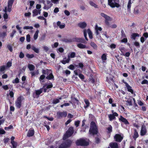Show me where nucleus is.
<instances>
[{
  "mask_svg": "<svg viewBox=\"0 0 148 148\" xmlns=\"http://www.w3.org/2000/svg\"><path fill=\"white\" fill-rule=\"evenodd\" d=\"M23 28L24 29H32L33 28L32 26H25L23 27Z\"/></svg>",
  "mask_w": 148,
  "mask_h": 148,
  "instance_id": "3c124183",
  "label": "nucleus"
},
{
  "mask_svg": "<svg viewBox=\"0 0 148 148\" xmlns=\"http://www.w3.org/2000/svg\"><path fill=\"white\" fill-rule=\"evenodd\" d=\"M53 86V85L51 83H50L49 84H48L46 88L47 89H49L52 88Z\"/></svg>",
  "mask_w": 148,
  "mask_h": 148,
  "instance_id": "052dcab7",
  "label": "nucleus"
},
{
  "mask_svg": "<svg viewBox=\"0 0 148 148\" xmlns=\"http://www.w3.org/2000/svg\"><path fill=\"white\" fill-rule=\"evenodd\" d=\"M11 143L12 144V148H16L17 146V143L15 142V141H12L11 142Z\"/></svg>",
  "mask_w": 148,
  "mask_h": 148,
  "instance_id": "72a5a7b5",
  "label": "nucleus"
},
{
  "mask_svg": "<svg viewBox=\"0 0 148 148\" xmlns=\"http://www.w3.org/2000/svg\"><path fill=\"white\" fill-rule=\"evenodd\" d=\"M123 38L121 40V42H123L125 43H127V39L126 38Z\"/></svg>",
  "mask_w": 148,
  "mask_h": 148,
  "instance_id": "603ef678",
  "label": "nucleus"
},
{
  "mask_svg": "<svg viewBox=\"0 0 148 148\" xmlns=\"http://www.w3.org/2000/svg\"><path fill=\"white\" fill-rule=\"evenodd\" d=\"M31 48L36 53H39V49L38 48H36L34 46H32Z\"/></svg>",
  "mask_w": 148,
  "mask_h": 148,
  "instance_id": "c9c22d12",
  "label": "nucleus"
},
{
  "mask_svg": "<svg viewBox=\"0 0 148 148\" xmlns=\"http://www.w3.org/2000/svg\"><path fill=\"white\" fill-rule=\"evenodd\" d=\"M78 26L82 28H85L87 24L85 22H82L78 24Z\"/></svg>",
  "mask_w": 148,
  "mask_h": 148,
  "instance_id": "a211bd4d",
  "label": "nucleus"
},
{
  "mask_svg": "<svg viewBox=\"0 0 148 148\" xmlns=\"http://www.w3.org/2000/svg\"><path fill=\"white\" fill-rule=\"evenodd\" d=\"M34 134V131L33 129H29L27 132V136L30 137L32 136Z\"/></svg>",
  "mask_w": 148,
  "mask_h": 148,
  "instance_id": "4468645a",
  "label": "nucleus"
},
{
  "mask_svg": "<svg viewBox=\"0 0 148 148\" xmlns=\"http://www.w3.org/2000/svg\"><path fill=\"white\" fill-rule=\"evenodd\" d=\"M42 73L43 74L47 75V76L46 77V79L48 80H54V77L51 70L48 69H47L46 70L43 69Z\"/></svg>",
  "mask_w": 148,
  "mask_h": 148,
  "instance_id": "20e7f679",
  "label": "nucleus"
},
{
  "mask_svg": "<svg viewBox=\"0 0 148 148\" xmlns=\"http://www.w3.org/2000/svg\"><path fill=\"white\" fill-rule=\"evenodd\" d=\"M77 46L78 48L81 49L88 48L85 45H84L81 43H78L77 44Z\"/></svg>",
  "mask_w": 148,
  "mask_h": 148,
  "instance_id": "4be33fe9",
  "label": "nucleus"
},
{
  "mask_svg": "<svg viewBox=\"0 0 148 148\" xmlns=\"http://www.w3.org/2000/svg\"><path fill=\"white\" fill-rule=\"evenodd\" d=\"M80 121L79 120L75 121V125L76 127L79 126Z\"/></svg>",
  "mask_w": 148,
  "mask_h": 148,
  "instance_id": "bf43d9fd",
  "label": "nucleus"
},
{
  "mask_svg": "<svg viewBox=\"0 0 148 148\" xmlns=\"http://www.w3.org/2000/svg\"><path fill=\"white\" fill-rule=\"evenodd\" d=\"M147 132V130L145 126L144 125H142L141 127L140 134L141 136L145 135Z\"/></svg>",
  "mask_w": 148,
  "mask_h": 148,
  "instance_id": "9d476101",
  "label": "nucleus"
},
{
  "mask_svg": "<svg viewBox=\"0 0 148 148\" xmlns=\"http://www.w3.org/2000/svg\"><path fill=\"white\" fill-rule=\"evenodd\" d=\"M95 143L96 144H99L101 142V138L96 137L95 138Z\"/></svg>",
  "mask_w": 148,
  "mask_h": 148,
  "instance_id": "e433bc0d",
  "label": "nucleus"
},
{
  "mask_svg": "<svg viewBox=\"0 0 148 148\" xmlns=\"http://www.w3.org/2000/svg\"><path fill=\"white\" fill-rule=\"evenodd\" d=\"M139 34L136 33H133L131 35V38L135 40L136 37H139Z\"/></svg>",
  "mask_w": 148,
  "mask_h": 148,
  "instance_id": "a878e982",
  "label": "nucleus"
},
{
  "mask_svg": "<svg viewBox=\"0 0 148 148\" xmlns=\"http://www.w3.org/2000/svg\"><path fill=\"white\" fill-rule=\"evenodd\" d=\"M13 128V126L12 125H10L8 127H5L4 129L6 130H8L9 129H12Z\"/></svg>",
  "mask_w": 148,
  "mask_h": 148,
  "instance_id": "de8ad7c7",
  "label": "nucleus"
},
{
  "mask_svg": "<svg viewBox=\"0 0 148 148\" xmlns=\"http://www.w3.org/2000/svg\"><path fill=\"white\" fill-rule=\"evenodd\" d=\"M71 98L73 103L78 105L79 101L77 99L75 98H73L72 97H71Z\"/></svg>",
  "mask_w": 148,
  "mask_h": 148,
  "instance_id": "cd10ccee",
  "label": "nucleus"
},
{
  "mask_svg": "<svg viewBox=\"0 0 148 148\" xmlns=\"http://www.w3.org/2000/svg\"><path fill=\"white\" fill-rule=\"evenodd\" d=\"M114 138L116 141L120 142L123 140V137L121 136L120 134H117L114 136Z\"/></svg>",
  "mask_w": 148,
  "mask_h": 148,
  "instance_id": "9b49d317",
  "label": "nucleus"
},
{
  "mask_svg": "<svg viewBox=\"0 0 148 148\" xmlns=\"http://www.w3.org/2000/svg\"><path fill=\"white\" fill-rule=\"evenodd\" d=\"M39 31L38 30H37L34 36V40H36L37 39L38 37V34Z\"/></svg>",
  "mask_w": 148,
  "mask_h": 148,
  "instance_id": "2f4dec72",
  "label": "nucleus"
},
{
  "mask_svg": "<svg viewBox=\"0 0 148 148\" xmlns=\"http://www.w3.org/2000/svg\"><path fill=\"white\" fill-rule=\"evenodd\" d=\"M139 136L138 134L137 130L136 129H134V134L133 135V138L134 140H136V139Z\"/></svg>",
  "mask_w": 148,
  "mask_h": 148,
  "instance_id": "412c9836",
  "label": "nucleus"
},
{
  "mask_svg": "<svg viewBox=\"0 0 148 148\" xmlns=\"http://www.w3.org/2000/svg\"><path fill=\"white\" fill-rule=\"evenodd\" d=\"M44 87V86H43L42 88L35 90V92L33 94V97L34 98H38L39 97L40 95L43 92V89Z\"/></svg>",
  "mask_w": 148,
  "mask_h": 148,
  "instance_id": "39448f33",
  "label": "nucleus"
},
{
  "mask_svg": "<svg viewBox=\"0 0 148 148\" xmlns=\"http://www.w3.org/2000/svg\"><path fill=\"white\" fill-rule=\"evenodd\" d=\"M7 47L10 52H12V51L13 49L11 45H7Z\"/></svg>",
  "mask_w": 148,
  "mask_h": 148,
  "instance_id": "5fc2aeb1",
  "label": "nucleus"
},
{
  "mask_svg": "<svg viewBox=\"0 0 148 148\" xmlns=\"http://www.w3.org/2000/svg\"><path fill=\"white\" fill-rule=\"evenodd\" d=\"M87 32L89 36V38L92 39L93 38L92 33L90 29H88L87 30Z\"/></svg>",
  "mask_w": 148,
  "mask_h": 148,
  "instance_id": "c85d7f7f",
  "label": "nucleus"
},
{
  "mask_svg": "<svg viewBox=\"0 0 148 148\" xmlns=\"http://www.w3.org/2000/svg\"><path fill=\"white\" fill-rule=\"evenodd\" d=\"M31 37L29 34H28L26 35V40L28 42H29L30 41Z\"/></svg>",
  "mask_w": 148,
  "mask_h": 148,
  "instance_id": "09e8293b",
  "label": "nucleus"
},
{
  "mask_svg": "<svg viewBox=\"0 0 148 148\" xmlns=\"http://www.w3.org/2000/svg\"><path fill=\"white\" fill-rule=\"evenodd\" d=\"M90 45L93 49L95 50H97V45L94 42H91L90 43Z\"/></svg>",
  "mask_w": 148,
  "mask_h": 148,
  "instance_id": "5701e85b",
  "label": "nucleus"
},
{
  "mask_svg": "<svg viewBox=\"0 0 148 148\" xmlns=\"http://www.w3.org/2000/svg\"><path fill=\"white\" fill-rule=\"evenodd\" d=\"M10 139L8 138H5L3 139V141L5 143H6L8 142Z\"/></svg>",
  "mask_w": 148,
  "mask_h": 148,
  "instance_id": "69168bd1",
  "label": "nucleus"
},
{
  "mask_svg": "<svg viewBox=\"0 0 148 148\" xmlns=\"http://www.w3.org/2000/svg\"><path fill=\"white\" fill-rule=\"evenodd\" d=\"M126 36L123 29L121 30V38H126Z\"/></svg>",
  "mask_w": 148,
  "mask_h": 148,
  "instance_id": "37998d69",
  "label": "nucleus"
},
{
  "mask_svg": "<svg viewBox=\"0 0 148 148\" xmlns=\"http://www.w3.org/2000/svg\"><path fill=\"white\" fill-rule=\"evenodd\" d=\"M24 53L22 52L21 51L20 53V54L19 55V57L21 58H23L24 57Z\"/></svg>",
  "mask_w": 148,
  "mask_h": 148,
  "instance_id": "4d7b16f0",
  "label": "nucleus"
},
{
  "mask_svg": "<svg viewBox=\"0 0 148 148\" xmlns=\"http://www.w3.org/2000/svg\"><path fill=\"white\" fill-rule=\"evenodd\" d=\"M101 58L102 60H106L107 59L106 55L105 53L103 54L101 56Z\"/></svg>",
  "mask_w": 148,
  "mask_h": 148,
  "instance_id": "8fccbe9b",
  "label": "nucleus"
},
{
  "mask_svg": "<svg viewBox=\"0 0 148 148\" xmlns=\"http://www.w3.org/2000/svg\"><path fill=\"white\" fill-rule=\"evenodd\" d=\"M26 56L29 59L32 58L34 57V55L33 54H29L28 53L26 54Z\"/></svg>",
  "mask_w": 148,
  "mask_h": 148,
  "instance_id": "a19ab883",
  "label": "nucleus"
},
{
  "mask_svg": "<svg viewBox=\"0 0 148 148\" xmlns=\"http://www.w3.org/2000/svg\"><path fill=\"white\" fill-rule=\"evenodd\" d=\"M110 146L111 148H119L118 144L115 142L110 143Z\"/></svg>",
  "mask_w": 148,
  "mask_h": 148,
  "instance_id": "6ab92c4d",
  "label": "nucleus"
},
{
  "mask_svg": "<svg viewBox=\"0 0 148 148\" xmlns=\"http://www.w3.org/2000/svg\"><path fill=\"white\" fill-rule=\"evenodd\" d=\"M124 83L125 84V86L127 89L128 91L129 92H131L132 94H133L134 93V91L132 89V87L130 86L129 85V84L126 82H124Z\"/></svg>",
  "mask_w": 148,
  "mask_h": 148,
  "instance_id": "ddd939ff",
  "label": "nucleus"
},
{
  "mask_svg": "<svg viewBox=\"0 0 148 148\" xmlns=\"http://www.w3.org/2000/svg\"><path fill=\"white\" fill-rule=\"evenodd\" d=\"M84 101L86 104V106H84V108L86 109L89 107L90 105V103L88 99H85L84 100Z\"/></svg>",
  "mask_w": 148,
  "mask_h": 148,
  "instance_id": "b1692460",
  "label": "nucleus"
},
{
  "mask_svg": "<svg viewBox=\"0 0 148 148\" xmlns=\"http://www.w3.org/2000/svg\"><path fill=\"white\" fill-rule=\"evenodd\" d=\"M75 52H72L71 53L70 55L68 56V57L70 59L71 58H74L75 57Z\"/></svg>",
  "mask_w": 148,
  "mask_h": 148,
  "instance_id": "7c9ffc66",
  "label": "nucleus"
},
{
  "mask_svg": "<svg viewBox=\"0 0 148 148\" xmlns=\"http://www.w3.org/2000/svg\"><path fill=\"white\" fill-rule=\"evenodd\" d=\"M89 4L91 6L94 7L95 8H98V5L92 1H90Z\"/></svg>",
  "mask_w": 148,
  "mask_h": 148,
  "instance_id": "58836bf2",
  "label": "nucleus"
},
{
  "mask_svg": "<svg viewBox=\"0 0 148 148\" xmlns=\"http://www.w3.org/2000/svg\"><path fill=\"white\" fill-rule=\"evenodd\" d=\"M5 70V65H3L0 66V72H3Z\"/></svg>",
  "mask_w": 148,
  "mask_h": 148,
  "instance_id": "a18cd8bd",
  "label": "nucleus"
},
{
  "mask_svg": "<svg viewBox=\"0 0 148 148\" xmlns=\"http://www.w3.org/2000/svg\"><path fill=\"white\" fill-rule=\"evenodd\" d=\"M95 29L96 30H97L98 31H101L102 30V28L101 27H98L97 25H96L95 27Z\"/></svg>",
  "mask_w": 148,
  "mask_h": 148,
  "instance_id": "e2e57ef3",
  "label": "nucleus"
},
{
  "mask_svg": "<svg viewBox=\"0 0 148 148\" xmlns=\"http://www.w3.org/2000/svg\"><path fill=\"white\" fill-rule=\"evenodd\" d=\"M62 41L65 42H72V40L71 39H68L67 38H63L62 39Z\"/></svg>",
  "mask_w": 148,
  "mask_h": 148,
  "instance_id": "c756f323",
  "label": "nucleus"
},
{
  "mask_svg": "<svg viewBox=\"0 0 148 148\" xmlns=\"http://www.w3.org/2000/svg\"><path fill=\"white\" fill-rule=\"evenodd\" d=\"M7 30L3 32H0V38H4L7 35Z\"/></svg>",
  "mask_w": 148,
  "mask_h": 148,
  "instance_id": "aec40b11",
  "label": "nucleus"
},
{
  "mask_svg": "<svg viewBox=\"0 0 148 148\" xmlns=\"http://www.w3.org/2000/svg\"><path fill=\"white\" fill-rule=\"evenodd\" d=\"M60 102V101L59 100V99H53L52 101V103L53 104H55L59 103Z\"/></svg>",
  "mask_w": 148,
  "mask_h": 148,
  "instance_id": "79ce46f5",
  "label": "nucleus"
},
{
  "mask_svg": "<svg viewBox=\"0 0 148 148\" xmlns=\"http://www.w3.org/2000/svg\"><path fill=\"white\" fill-rule=\"evenodd\" d=\"M2 88L5 90H7L9 89L8 86L7 85L3 86Z\"/></svg>",
  "mask_w": 148,
  "mask_h": 148,
  "instance_id": "338daca9",
  "label": "nucleus"
},
{
  "mask_svg": "<svg viewBox=\"0 0 148 148\" xmlns=\"http://www.w3.org/2000/svg\"><path fill=\"white\" fill-rule=\"evenodd\" d=\"M45 75L43 74V75H42L40 76L39 78V80L40 81H41L42 80L44 79L45 78Z\"/></svg>",
  "mask_w": 148,
  "mask_h": 148,
  "instance_id": "864d4df0",
  "label": "nucleus"
},
{
  "mask_svg": "<svg viewBox=\"0 0 148 148\" xmlns=\"http://www.w3.org/2000/svg\"><path fill=\"white\" fill-rule=\"evenodd\" d=\"M5 132L2 128H0V134H3L5 133Z\"/></svg>",
  "mask_w": 148,
  "mask_h": 148,
  "instance_id": "680f3d73",
  "label": "nucleus"
},
{
  "mask_svg": "<svg viewBox=\"0 0 148 148\" xmlns=\"http://www.w3.org/2000/svg\"><path fill=\"white\" fill-rule=\"evenodd\" d=\"M14 0H9L8 2V5L12 6Z\"/></svg>",
  "mask_w": 148,
  "mask_h": 148,
  "instance_id": "c03bdc74",
  "label": "nucleus"
},
{
  "mask_svg": "<svg viewBox=\"0 0 148 148\" xmlns=\"http://www.w3.org/2000/svg\"><path fill=\"white\" fill-rule=\"evenodd\" d=\"M84 37L85 38V39L87 41L88 40V39L87 37V31L86 29H84Z\"/></svg>",
  "mask_w": 148,
  "mask_h": 148,
  "instance_id": "49530a36",
  "label": "nucleus"
},
{
  "mask_svg": "<svg viewBox=\"0 0 148 148\" xmlns=\"http://www.w3.org/2000/svg\"><path fill=\"white\" fill-rule=\"evenodd\" d=\"M106 81L109 84H111V83L114 82V79L112 77V76L111 75L109 77H107Z\"/></svg>",
  "mask_w": 148,
  "mask_h": 148,
  "instance_id": "2eb2a0df",
  "label": "nucleus"
},
{
  "mask_svg": "<svg viewBox=\"0 0 148 148\" xmlns=\"http://www.w3.org/2000/svg\"><path fill=\"white\" fill-rule=\"evenodd\" d=\"M131 0H129L128 3L127 5V9L128 11L130 12L131 10V4L132 3Z\"/></svg>",
  "mask_w": 148,
  "mask_h": 148,
  "instance_id": "bb28decb",
  "label": "nucleus"
},
{
  "mask_svg": "<svg viewBox=\"0 0 148 148\" xmlns=\"http://www.w3.org/2000/svg\"><path fill=\"white\" fill-rule=\"evenodd\" d=\"M98 132V127L95 123L94 121H91L90 124V127L89 131V134L94 136L95 135H97Z\"/></svg>",
  "mask_w": 148,
  "mask_h": 148,
  "instance_id": "f03ea898",
  "label": "nucleus"
},
{
  "mask_svg": "<svg viewBox=\"0 0 148 148\" xmlns=\"http://www.w3.org/2000/svg\"><path fill=\"white\" fill-rule=\"evenodd\" d=\"M67 115V112L66 111L62 112L58 111L57 112L56 116L58 119H61L62 117H66Z\"/></svg>",
  "mask_w": 148,
  "mask_h": 148,
  "instance_id": "0eeeda50",
  "label": "nucleus"
},
{
  "mask_svg": "<svg viewBox=\"0 0 148 148\" xmlns=\"http://www.w3.org/2000/svg\"><path fill=\"white\" fill-rule=\"evenodd\" d=\"M47 3L48 5V6H50L51 8L53 5V4L51 3V1L49 0H47Z\"/></svg>",
  "mask_w": 148,
  "mask_h": 148,
  "instance_id": "13d9d810",
  "label": "nucleus"
},
{
  "mask_svg": "<svg viewBox=\"0 0 148 148\" xmlns=\"http://www.w3.org/2000/svg\"><path fill=\"white\" fill-rule=\"evenodd\" d=\"M12 65V62H8L6 64V66L8 68L10 67Z\"/></svg>",
  "mask_w": 148,
  "mask_h": 148,
  "instance_id": "6e6d98bb",
  "label": "nucleus"
},
{
  "mask_svg": "<svg viewBox=\"0 0 148 148\" xmlns=\"http://www.w3.org/2000/svg\"><path fill=\"white\" fill-rule=\"evenodd\" d=\"M119 120L120 121L122 122L126 125H128L130 124L127 120L121 115L120 116V118H119Z\"/></svg>",
  "mask_w": 148,
  "mask_h": 148,
  "instance_id": "f8f14e48",
  "label": "nucleus"
},
{
  "mask_svg": "<svg viewBox=\"0 0 148 148\" xmlns=\"http://www.w3.org/2000/svg\"><path fill=\"white\" fill-rule=\"evenodd\" d=\"M64 60L61 61V62L64 64H65L66 63H69L70 61L71 60L70 58H69L68 57L67 59H66V58H64Z\"/></svg>",
  "mask_w": 148,
  "mask_h": 148,
  "instance_id": "f3484780",
  "label": "nucleus"
},
{
  "mask_svg": "<svg viewBox=\"0 0 148 148\" xmlns=\"http://www.w3.org/2000/svg\"><path fill=\"white\" fill-rule=\"evenodd\" d=\"M112 126L111 125H109L108 127L106 128L107 130V132L108 134H110L111 132H112Z\"/></svg>",
  "mask_w": 148,
  "mask_h": 148,
  "instance_id": "393cba45",
  "label": "nucleus"
},
{
  "mask_svg": "<svg viewBox=\"0 0 148 148\" xmlns=\"http://www.w3.org/2000/svg\"><path fill=\"white\" fill-rule=\"evenodd\" d=\"M75 144L77 146H85L89 145V142L87 139L81 138L76 140Z\"/></svg>",
  "mask_w": 148,
  "mask_h": 148,
  "instance_id": "7ed1b4c3",
  "label": "nucleus"
},
{
  "mask_svg": "<svg viewBox=\"0 0 148 148\" xmlns=\"http://www.w3.org/2000/svg\"><path fill=\"white\" fill-rule=\"evenodd\" d=\"M8 15L7 13H5L3 15V17L4 20H6L8 18Z\"/></svg>",
  "mask_w": 148,
  "mask_h": 148,
  "instance_id": "0e129e2a",
  "label": "nucleus"
},
{
  "mask_svg": "<svg viewBox=\"0 0 148 148\" xmlns=\"http://www.w3.org/2000/svg\"><path fill=\"white\" fill-rule=\"evenodd\" d=\"M148 81L146 79H144L141 82V84H148Z\"/></svg>",
  "mask_w": 148,
  "mask_h": 148,
  "instance_id": "774afa93",
  "label": "nucleus"
},
{
  "mask_svg": "<svg viewBox=\"0 0 148 148\" xmlns=\"http://www.w3.org/2000/svg\"><path fill=\"white\" fill-rule=\"evenodd\" d=\"M101 16L104 17L105 19V23L108 26H110V23L109 21H111L112 20V18L109 16L104 13H102L101 14Z\"/></svg>",
  "mask_w": 148,
  "mask_h": 148,
  "instance_id": "423d86ee",
  "label": "nucleus"
},
{
  "mask_svg": "<svg viewBox=\"0 0 148 148\" xmlns=\"http://www.w3.org/2000/svg\"><path fill=\"white\" fill-rule=\"evenodd\" d=\"M74 132L73 127H70L68 130L64 135L62 140L63 141L60 144L58 148H70L71 147L73 143V141L68 138L71 137Z\"/></svg>",
  "mask_w": 148,
  "mask_h": 148,
  "instance_id": "f257e3e1",
  "label": "nucleus"
},
{
  "mask_svg": "<svg viewBox=\"0 0 148 148\" xmlns=\"http://www.w3.org/2000/svg\"><path fill=\"white\" fill-rule=\"evenodd\" d=\"M23 99V97L20 96L18 97L15 101V105L17 108H20L21 106V102Z\"/></svg>",
  "mask_w": 148,
  "mask_h": 148,
  "instance_id": "6e6552de",
  "label": "nucleus"
},
{
  "mask_svg": "<svg viewBox=\"0 0 148 148\" xmlns=\"http://www.w3.org/2000/svg\"><path fill=\"white\" fill-rule=\"evenodd\" d=\"M108 117L110 121H112V120L116 119V117L112 114H109L108 115Z\"/></svg>",
  "mask_w": 148,
  "mask_h": 148,
  "instance_id": "4c0bfd02",
  "label": "nucleus"
},
{
  "mask_svg": "<svg viewBox=\"0 0 148 148\" xmlns=\"http://www.w3.org/2000/svg\"><path fill=\"white\" fill-rule=\"evenodd\" d=\"M114 2H113V0H108V4L111 8H114L115 7L119 8L120 6V5L116 2H115V0H113Z\"/></svg>",
  "mask_w": 148,
  "mask_h": 148,
  "instance_id": "1a4fd4ad",
  "label": "nucleus"
},
{
  "mask_svg": "<svg viewBox=\"0 0 148 148\" xmlns=\"http://www.w3.org/2000/svg\"><path fill=\"white\" fill-rule=\"evenodd\" d=\"M19 79L18 77H16L15 79L13 80L12 81L13 84H17L19 83Z\"/></svg>",
  "mask_w": 148,
  "mask_h": 148,
  "instance_id": "ea45409f",
  "label": "nucleus"
},
{
  "mask_svg": "<svg viewBox=\"0 0 148 148\" xmlns=\"http://www.w3.org/2000/svg\"><path fill=\"white\" fill-rule=\"evenodd\" d=\"M37 10L36 9H35L32 11V16L33 17L38 15Z\"/></svg>",
  "mask_w": 148,
  "mask_h": 148,
  "instance_id": "473e14b6",
  "label": "nucleus"
},
{
  "mask_svg": "<svg viewBox=\"0 0 148 148\" xmlns=\"http://www.w3.org/2000/svg\"><path fill=\"white\" fill-rule=\"evenodd\" d=\"M75 40L76 42L84 43H85L86 42L85 40L82 38H75Z\"/></svg>",
  "mask_w": 148,
  "mask_h": 148,
  "instance_id": "dca6fc26",
  "label": "nucleus"
},
{
  "mask_svg": "<svg viewBox=\"0 0 148 148\" xmlns=\"http://www.w3.org/2000/svg\"><path fill=\"white\" fill-rule=\"evenodd\" d=\"M28 67L30 71L34 70L35 69V66L33 64H29L28 66Z\"/></svg>",
  "mask_w": 148,
  "mask_h": 148,
  "instance_id": "f704fd0d",
  "label": "nucleus"
}]
</instances>
